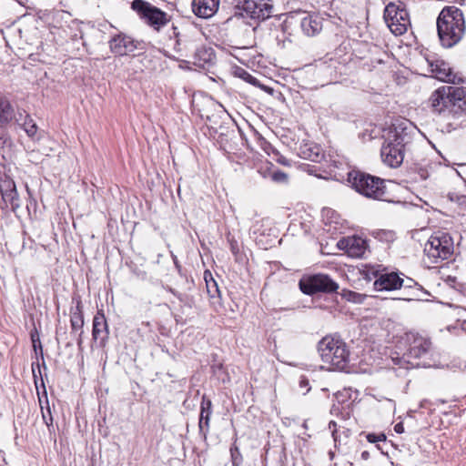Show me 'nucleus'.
Instances as JSON below:
<instances>
[{"label": "nucleus", "instance_id": "f257e3e1", "mask_svg": "<svg viewBox=\"0 0 466 466\" xmlns=\"http://www.w3.org/2000/svg\"><path fill=\"white\" fill-rule=\"evenodd\" d=\"M415 127L407 119L397 120L385 136L380 150L382 161L390 167H398L404 159V150L413 136Z\"/></svg>", "mask_w": 466, "mask_h": 466}, {"label": "nucleus", "instance_id": "f03ea898", "mask_svg": "<svg viewBox=\"0 0 466 466\" xmlns=\"http://www.w3.org/2000/svg\"><path fill=\"white\" fill-rule=\"evenodd\" d=\"M437 30L443 46L451 47L459 43L465 32L461 10L455 6L443 8L437 19Z\"/></svg>", "mask_w": 466, "mask_h": 466}, {"label": "nucleus", "instance_id": "7ed1b4c3", "mask_svg": "<svg viewBox=\"0 0 466 466\" xmlns=\"http://www.w3.org/2000/svg\"><path fill=\"white\" fill-rule=\"evenodd\" d=\"M321 360L329 369L344 370L350 361V350L346 342L339 336H326L318 345Z\"/></svg>", "mask_w": 466, "mask_h": 466}, {"label": "nucleus", "instance_id": "20e7f679", "mask_svg": "<svg viewBox=\"0 0 466 466\" xmlns=\"http://www.w3.org/2000/svg\"><path fill=\"white\" fill-rule=\"evenodd\" d=\"M430 100L433 111L438 114L466 109L465 91L461 87L441 86L431 94Z\"/></svg>", "mask_w": 466, "mask_h": 466}, {"label": "nucleus", "instance_id": "39448f33", "mask_svg": "<svg viewBox=\"0 0 466 466\" xmlns=\"http://www.w3.org/2000/svg\"><path fill=\"white\" fill-rule=\"evenodd\" d=\"M424 263L429 267L449 259L454 251L452 238L443 232L431 235L424 245Z\"/></svg>", "mask_w": 466, "mask_h": 466}, {"label": "nucleus", "instance_id": "423d86ee", "mask_svg": "<svg viewBox=\"0 0 466 466\" xmlns=\"http://www.w3.org/2000/svg\"><path fill=\"white\" fill-rule=\"evenodd\" d=\"M348 182L352 188L366 198L382 199L386 194L383 179L360 170L350 171Z\"/></svg>", "mask_w": 466, "mask_h": 466}, {"label": "nucleus", "instance_id": "0eeeda50", "mask_svg": "<svg viewBox=\"0 0 466 466\" xmlns=\"http://www.w3.org/2000/svg\"><path fill=\"white\" fill-rule=\"evenodd\" d=\"M384 19L395 35H401L410 25L409 13L402 3H390L384 10Z\"/></svg>", "mask_w": 466, "mask_h": 466}, {"label": "nucleus", "instance_id": "6e6552de", "mask_svg": "<svg viewBox=\"0 0 466 466\" xmlns=\"http://www.w3.org/2000/svg\"><path fill=\"white\" fill-rule=\"evenodd\" d=\"M131 6L146 24L157 31L160 30L169 21V16L167 13L144 0H134Z\"/></svg>", "mask_w": 466, "mask_h": 466}, {"label": "nucleus", "instance_id": "1a4fd4ad", "mask_svg": "<svg viewBox=\"0 0 466 466\" xmlns=\"http://www.w3.org/2000/svg\"><path fill=\"white\" fill-rule=\"evenodd\" d=\"M300 290L308 295L317 292H334L339 285L328 275L317 274L299 281Z\"/></svg>", "mask_w": 466, "mask_h": 466}, {"label": "nucleus", "instance_id": "9d476101", "mask_svg": "<svg viewBox=\"0 0 466 466\" xmlns=\"http://www.w3.org/2000/svg\"><path fill=\"white\" fill-rule=\"evenodd\" d=\"M241 8L247 16L265 20L270 16L273 6L270 0H244Z\"/></svg>", "mask_w": 466, "mask_h": 466}, {"label": "nucleus", "instance_id": "9b49d317", "mask_svg": "<svg viewBox=\"0 0 466 466\" xmlns=\"http://www.w3.org/2000/svg\"><path fill=\"white\" fill-rule=\"evenodd\" d=\"M407 341L410 343L408 351L406 353L409 359H420L426 357L431 351V341L418 334H407Z\"/></svg>", "mask_w": 466, "mask_h": 466}, {"label": "nucleus", "instance_id": "f8f14e48", "mask_svg": "<svg viewBox=\"0 0 466 466\" xmlns=\"http://www.w3.org/2000/svg\"><path fill=\"white\" fill-rule=\"evenodd\" d=\"M337 245L351 258H361L368 248L366 239L357 236L342 238Z\"/></svg>", "mask_w": 466, "mask_h": 466}, {"label": "nucleus", "instance_id": "ddd939ff", "mask_svg": "<svg viewBox=\"0 0 466 466\" xmlns=\"http://www.w3.org/2000/svg\"><path fill=\"white\" fill-rule=\"evenodd\" d=\"M430 66L434 77L440 81L451 84L463 83V79L453 73L449 64L443 60L431 61Z\"/></svg>", "mask_w": 466, "mask_h": 466}, {"label": "nucleus", "instance_id": "4468645a", "mask_svg": "<svg viewBox=\"0 0 466 466\" xmlns=\"http://www.w3.org/2000/svg\"><path fill=\"white\" fill-rule=\"evenodd\" d=\"M23 118H25L23 127L25 133L29 137H34L36 134L37 127L33 122V120H27L28 116H24L22 113H19V117H17L14 113V108L12 107V106L8 102H5L2 100V122L10 121L12 119H15L17 122H21Z\"/></svg>", "mask_w": 466, "mask_h": 466}, {"label": "nucleus", "instance_id": "2eb2a0df", "mask_svg": "<svg viewBox=\"0 0 466 466\" xmlns=\"http://www.w3.org/2000/svg\"><path fill=\"white\" fill-rule=\"evenodd\" d=\"M110 50L118 56H126L137 49L134 39L125 34H117L109 41Z\"/></svg>", "mask_w": 466, "mask_h": 466}, {"label": "nucleus", "instance_id": "dca6fc26", "mask_svg": "<svg viewBox=\"0 0 466 466\" xmlns=\"http://www.w3.org/2000/svg\"><path fill=\"white\" fill-rule=\"evenodd\" d=\"M403 286V279L396 272L381 273L374 281V288L379 291H391L400 289Z\"/></svg>", "mask_w": 466, "mask_h": 466}, {"label": "nucleus", "instance_id": "f3484780", "mask_svg": "<svg viewBox=\"0 0 466 466\" xmlns=\"http://www.w3.org/2000/svg\"><path fill=\"white\" fill-rule=\"evenodd\" d=\"M7 173H5V179H2V199L7 203L9 202L12 205V208L17 207L18 203V195L16 192V187L13 180V169L9 166Z\"/></svg>", "mask_w": 466, "mask_h": 466}, {"label": "nucleus", "instance_id": "a211bd4d", "mask_svg": "<svg viewBox=\"0 0 466 466\" xmlns=\"http://www.w3.org/2000/svg\"><path fill=\"white\" fill-rule=\"evenodd\" d=\"M92 336L93 339L98 342L101 347L106 345L108 338V327L105 315L99 311L93 319Z\"/></svg>", "mask_w": 466, "mask_h": 466}, {"label": "nucleus", "instance_id": "6ab92c4d", "mask_svg": "<svg viewBox=\"0 0 466 466\" xmlns=\"http://www.w3.org/2000/svg\"><path fill=\"white\" fill-rule=\"evenodd\" d=\"M219 6V0H193L192 7L196 15L202 18L213 16Z\"/></svg>", "mask_w": 466, "mask_h": 466}, {"label": "nucleus", "instance_id": "aec40b11", "mask_svg": "<svg viewBox=\"0 0 466 466\" xmlns=\"http://www.w3.org/2000/svg\"><path fill=\"white\" fill-rule=\"evenodd\" d=\"M300 27L308 36H314L322 29V18L316 14H306L300 20Z\"/></svg>", "mask_w": 466, "mask_h": 466}, {"label": "nucleus", "instance_id": "412c9836", "mask_svg": "<svg viewBox=\"0 0 466 466\" xmlns=\"http://www.w3.org/2000/svg\"><path fill=\"white\" fill-rule=\"evenodd\" d=\"M204 279L206 282L207 292L211 299V304L216 311L221 308V296L218 283L213 279L210 271L206 270L204 273Z\"/></svg>", "mask_w": 466, "mask_h": 466}, {"label": "nucleus", "instance_id": "4be33fe9", "mask_svg": "<svg viewBox=\"0 0 466 466\" xmlns=\"http://www.w3.org/2000/svg\"><path fill=\"white\" fill-rule=\"evenodd\" d=\"M199 429L203 431L204 426L207 430L209 427V420L212 414V402L209 399L203 396L200 406Z\"/></svg>", "mask_w": 466, "mask_h": 466}, {"label": "nucleus", "instance_id": "5701e85b", "mask_svg": "<svg viewBox=\"0 0 466 466\" xmlns=\"http://www.w3.org/2000/svg\"><path fill=\"white\" fill-rule=\"evenodd\" d=\"M215 55L210 48L202 47L197 50L195 55V65L199 67H205L213 63Z\"/></svg>", "mask_w": 466, "mask_h": 466}, {"label": "nucleus", "instance_id": "b1692460", "mask_svg": "<svg viewBox=\"0 0 466 466\" xmlns=\"http://www.w3.org/2000/svg\"><path fill=\"white\" fill-rule=\"evenodd\" d=\"M299 154L301 157L313 162H319L322 157L319 147L311 144L302 146Z\"/></svg>", "mask_w": 466, "mask_h": 466}, {"label": "nucleus", "instance_id": "393cba45", "mask_svg": "<svg viewBox=\"0 0 466 466\" xmlns=\"http://www.w3.org/2000/svg\"><path fill=\"white\" fill-rule=\"evenodd\" d=\"M329 429L331 431L335 448H339L350 436V431L343 429L340 431L337 429V423L334 420H330L329 423Z\"/></svg>", "mask_w": 466, "mask_h": 466}, {"label": "nucleus", "instance_id": "a878e982", "mask_svg": "<svg viewBox=\"0 0 466 466\" xmlns=\"http://www.w3.org/2000/svg\"><path fill=\"white\" fill-rule=\"evenodd\" d=\"M71 326L73 330L81 329L84 325L83 314L80 310L79 305H77L76 311L71 314Z\"/></svg>", "mask_w": 466, "mask_h": 466}, {"label": "nucleus", "instance_id": "bb28decb", "mask_svg": "<svg viewBox=\"0 0 466 466\" xmlns=\"http://www.w3.org/2000/svg\"><path fill=\"white\" fill-rule=\"evenodd\" d=\"M173 30H174L173 37L172 36L170 37V42L173 45L174 51L178 54L182 50L181 41L179 38V33L177 31V27H175V26L173 27Z\"/></svg>", "mask_w": 466, "mask_h": 466}, {"label": "nucleus", "instance_id": "cd10ccee", "mask_svg": "<svg viewBox=\"0 0 466 466\" xmlns=\"http://www.w3.org/2000/svg\"><path fill=\"white\" fill-rule=\"evenodd\" d=\"M230 453H231V459H232V465L238 466L242 461V457H241L238 448L237 446L231 447Z\"/></svg>", "mask_w": 466, "mask_h": 466}, {"label": "nucleus", "instance_id": "c85d7f7f", "mask_svg": "<svg viewBox=\"0 0 466 466\" xmlns=\"http://www.w3.org/2000/svg\"><path fill=\"white\" fill-rule=\"evenodd\" d=\"M366 438H367V441L370 443H376L379 441H386V435L384 433H380V434L369 433Z\"/></svg>", "mask_w": 466, "mask_h": 466}, {"label": "nucleus", "instance_id": "c756f323", "mask_svg": "<svg viewBox=\"0 0 466 466\" xmlns=\"http://www.w3.org/2000/svg\"><path fill=\"white\" fill-rule=\"evenodd\" d=\"M272 179L277 182H286L288 176L282 171H277L272 174Z\"/></svg>", "mask_w": 466, "mask_h": 466}, {"label": "nucleus", "instance_id": "7c9ffc66", "mask_svg": "<svg viewBox=\"0 0 466 466\" xmlns=\"http://www.w3.org/2000/svg\"><path fill=\"white\" fill-rule=\"evenodd\" d=\"M239 76L243 78L245 81L256 85L257 79L252 76L249 73H248L245 70H241V73L239 74Z\"/></svg>", "mask_w": 466, "mask_h": 466}, {"label": "nucleus", "instance_id": "2f4dec72", "mask_svg": "<svg viewBox=\"0 0 466 466\" xmlns=\"http://www.w3.org/2000/svg\"><path fill=\"white\" fill-rule=\"evenodd\" d=\"M360 298H361L360 294H358V293L352 292V291H350L349 294L347 295L348 300H351L353 302L360 301Z\"/></svg>", "mask_w": 466, "mask_h": 466}, {"label": "nucleus", "instance_id": "473e14b6", "mask_svg": "<svg viewBox=\"0 0 466 466\" xmlns=\"http://www.w3.org/2000/svg\"><path fill=\"white\" fill-rule=\"evenodd\" d=\"M47 412L50 413V409L49 408H47ZM43 419H44L46 424L47 425V427H50L52 425L53 418H52L51 414H49V418H48V416H46L43 412Z\"/></svg>", "mask_w": 466, "mask_h": 466}, {"label": "nucleus", "instance_id": "72a5a7b5", "mask_svg": "<svg viewBox=\"0 0 466 466\" xmlns=\"http://www.w3.org/2000/svg\"><path fill=\"white\" fill-rule=\"evenodd\" d=\"M299 386L300 388L302 389H305L306 390V392H308L309 390V380L302 378L299 381Z\"/></svg>", "mask_w": 466, "mask_h": 466}, {"label": "nucleus", "instance_id": "f704fd0d", "mask_svg": "<svg viewBox=\"0 0 466 466\" xmlns=\"http://www.w3.org/2000/svg\"><path fill=\"white\" fill-rule=\"evenodd\" d=\"M414 286H417V283H414V281L411 279H408L407 280L403 279V286L402 288H412Z\"/></svg>", "mask_w": 466, "mask_h": 466}, {"label": "nucleus", "instance_id": "c9c22d12", "mask_svg": "<svg viewBox=\"0 0 466 466\" xmlns=\"http://www.w3.org/2000/svg\"><path fill=\"white\" fill-rule=\"evenodd\" d=\"M394 431L396 433H403L404 432V426L402 422H399L394 426Z\"/></svg>", "mask_w": 466, "mask_h": 466}, {"label": "nucleus", "instance_id": "e433bc0d", "mask_svg": "<svg viewBox=\"0 0 466 466\" xmlns=\"http://www.w3.org/2000/svg\"><path fill=\"white\" fill-rule=\"evenodd\" d=\"M458 201H459L460 205L465 204L466 203V197L461 196V197L458 198Z\"/></svg>", "mask_w": 466, "mask_h": 466}, {"label": "nucleus", "instance_id": "4c0bfd02", "mask_svg": "<svg viewBox=\"0 0 466 466\" xmlns=\"http://www.w3.org/2000/svg\"><path fill=\"white\" fill-rule=\"evenodd\" d=\"M369 452L368 451H363L361 453V458L364 459V460H367L369 458Z\"/></svg>", "mask_w": 466, "mask_h": 466}, {"label": "nucleus", "instance_id": "58836bf2", "mask_svg": "<svg viewBox=\"0 0 466 466\" xmlns=\"http://www.w3.org/2000/svg\"><path fill=\"white\" fill-rule=\"evenodd\" d=\"M329 454L330 459L332 460L333 457H334V452L333 451H329Z\"/></svg>", "mask_w": 466, "mask_h": 466}, {"label": "nucleus", "instance_id": "ea45409f", "mask_svg": "<svg viewBox=\"0 0 466 466\" xmlns=\"http://www.w3.org/2000/svg\"><path fill=\"white\" fill-rule=\"evenodd\" d=\"M412 367H416V366H419L420 363H410Z\"/></svg>", "mask_w": 466, "mask_h": 466}, {"label": "nucleus", "instance_id": "a19ab883", "mask_svg": "<svg viewBox=\"0 0 466 466\" xmlns=\"http://www.w3.org/2000/svg\"><path fill=\"white\" fill-rule=\"evenodd\" d=\"M32 341H33V343H34V347L35 348V339H34V338L32 339Z\"/></svg>", "mask_w": 466, "mask_h": 466}]
</instances>
